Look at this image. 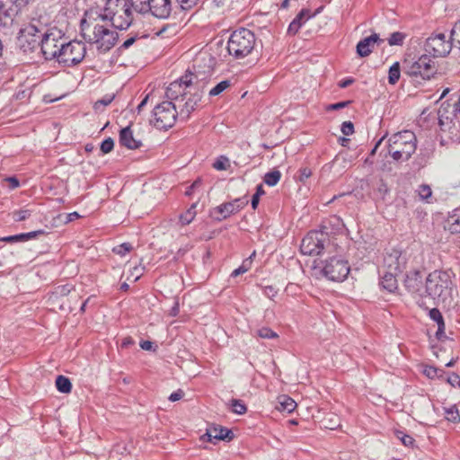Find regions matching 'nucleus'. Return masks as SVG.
Segmentation results:
<instances>
[{
  "mask_svg": "<svg viewBox=\"0 0 460 460\" xmlns=\"http://www.w3.org/2000/svg\"><path fill=\"white\" fill-rule=\"evenodd\" d=\"M201 181L196 180L186 190L185 194L190 196L193 193L194 190H196L199 186H200Z\"/></svg>",
  "mask_w": 460,
  "mask_h": 460,
  "instance_id": "obj_59",
  "label": "nucleus"
},
{
  "mask_svg": "<svg viewBox=\"0 0 460 460\" xmlns=\"http://www.w3.org/2000/svg\"><path fill=\"white\" fill-rule=\"evenodd\" d=\"M446 419L453 423L460 422V414L456 405L445 408Z\"/></svg>",
  "mask_w": 460,
  "mask_h": 460,
  "instance_id": "obj_37",
  "label": "nucleus"
},
{
  "mask_svg": "<svg viewBox=\"0 0 460 460\" xmlns=\"http://www.w3.org/2000/svg\"><path fill=\"white\" fill-rule=\"evenodd\" d=\"M178 115L176 105L171 101H165L155 107L152 122L159 129H168L174 125Z\"/></svg>",
  "mask_w": 460,
  "mask_h": 460,
  "instance_id": "obj_9",
  "label": "nucleus"
},
{
  "mask_svg": "<svg viewBox=\"0 0 460 460\" xmlns=\"http://www.w3.org/2000/svg\"><path fill=\"white\" fill-rule=\"evenodd\" d=\"M451 40L454 42V47L460 49V19L455 22L451 31Z\"/></svg>",
  "mask_w": 460,
  "mask_h": 460,
  "instance_id": "obj_40",
  "label": "nucleus"
},
{
  "mask_svg": "<svg viewBox=\"0 0 460 460\" xmlns=\"http://www.w3.org/2000/svg\"><path fill=\"white\" fill-rule=\"evenodd\" d=\"M231 408L232 411L242 415L247 411V407L242 400L239 399H232L231 400Z\"/></svg>",
  "mask_w": 460,
  "mask_h": 460,
  "instance_id": "obj_42",
  "label": "nucleus"
},
{
  "mask_svg": "<svg viewBox=\"0 0 460 460\" xmlns=\"http://www.w3.org/2000/svg\"><path fill=\"white\" fill-rule=\"evenodd\" d=\"M231 85V82L229 80H223L218 83L215 87H213L208 94L209 96H217L225 90H226Z\"/></svg>",
  "mask_w": 460,
  "mask_h": 460,
  "instance_id": "obj_43",
  "label": "nucleus"
},
{
  "mask_svg": "<svg viewBox=\"0 0 460 460\" xmlns=\"http://www.w3.org/2000/svg\"><path fill=\"white\" fill-rule=\"evenodd\" d=\"M140 347L145 350H151L153 349V342L150 341H143L140 342Z\"/></svg>",
  "mask_w": 460,
  "mask_h": 460,
  "instance_id": "obj_62",
  "label": "nucleus"
},
{
  "mask_svg": "<svg viewBox=\"0 0 460 460\" xmlns=\"http://www.w3.org/2000/svg\"><path fill=\"white\" fill-rule=\"evenodd\" d=\"M57 389L63 394H68L71 392L72 384L66 376H58L56 379Z\"/></svg>",
  "mask_w": 460,
  "mask_h": 460,
  "instance_id": "obj_31",
  "label": "nucleus"
},
{
  "mask_svg": "<svg viewBox=\"0 0 460 460\" xmlns=\"http://www.w3.org/2000/svg\"><path fill=\"white\" fill-rule=\"evenodd\" d=\"M322 272L332 281H343L349 273V262L341 257H331L323 262Z\"/></svg>",
  "mask_w": 460,
  "mask_h": 460,
  "instance_id": "obj_12",
  "label": "nucleus"
},
{
  "mask_svg": "<svg viewBox=\"0 0 460 460\" xmlns=\"http://www.w3.org/2000/svg\"><path fill=\"white\" fill-rule=\"evenodd\" d=\"M115 94H106L102 98L96 101L93 104V108L95 111H102V108H104L111 103V102L114 100Z\"/></svg>",
  "mask_w": 460,
  "mask_h": 460,
  "instance_id": "obj_39",
  "label": "nucleus"
},
{
  "mask_svg": "<svg viewBox=\"0 0 460 460\" xmlns=\"http://www.w3.org/2000/svg\"><path fill=\"white\" fill-rule=\"evenodd\" d=\"M296 407V402L287 395L279 397V405L276 407L280 411L292 412Z\"/></svg>",
  "mask_w": 460,
  "mask_h": 460,
  "instance_id": "obj_30",
  "label": "nucleus"
},
{
  "mask_svg": "<svg viewBox=\"0 0 460 460\" xmlns=\"http://www.w3.org/2000/svg\"><path fill=\"white\" fill-rule=\"evenodd\" d=\"M280 178L281 172L279 170H272L264 175L263 181L267 185L273 187L278 184Z\"/></svg>",
  "mask_w": 460,
  "mask_h": 460,
  "instance_id": "obj_34",
  "label": "nucleus"
},
{
  "mask_svg": "<svg viewBox=\"0 0 460 460\" xmlns=\"http://www.w3.org/2000/svg\"><path fill=\"white\" fill-rule=\"evenodd\" d=\"M132 7L128 0H107L98 15L117 30H127L133 22Z\"/></svg>",
  "mask_w": 460,
  "mask_h": 460,
  "instance_id": "obj_2",
  "label": "nucleus"
},
{
  "mask_svg": "<svg viewBox=\"0 0 460 460\" xmlns=\"http://www.w3.org/2000/svg\"><path fill=\"white\" fill-rule=\"evenodd\" d=\"M349 103V101L336 102V103L329 105L328 110L335 111V110L343 109V108L347 107Z\"/></svg>",
  "mask_w": 460,
  "mask_h": 460,
  "instance_id": "obj_56",
  "label": "nucleus"
},
{
  "mask_svg": "<svg viewBox=\"0 0 460 460\" xmlns=\"http://www.w3.org/2000/svg\"><path fill=\"white\" fill-rule=\"evenodd\" d=\"M49 23V17L46 14L33 17L29 25L21 31V40L25 39L26 36L40 38L49 29L48 28Z\"/></svg>",
  "mask_w": 460,
  "mask_h": 460,
  "instance_id": "obj_17",
  "label": "nucleus"
},
{
  "mask_svg": "<svg viewBox=\"0 0 460 460\" xmlns=\"http://www.w3.org/2000/svg\"><path fill=\"white\" fill-rule=\"evenodd\" d=\"M137 38L136 37H131L128 40H126L123 44L121 45L120 48L126 49H128L131 45H133V43L136 41Z\"/></svg>",
  "mask_w": 460,
  "mask_h": 460,
  "instance_id": "obj_63",
  "label": "nucleus"
},
{
  "mask_svg": "<svg viewBox=\"0 0 460 460\" xmlns=\"http://www.w3.org/2000/svg\"><path fill=\"white\" fill-rule=\"evenodd\" d=\"M330 245L328 234L323 231H311L302 240L300 251L305 255L314 256Z\"/></svg>",
  "mask_w": 460,
  "mask_h": 460,
  "instance_id": "obj_10",
  "label": "nucleus"
},
{
  "mask_svg": "<svg viewBox=\"0 0 460 460\" xmlns=\"http://www.w3.org/2000/svg\"><path fill=\"white\" fill-rule=\"evenodd\" d=\"M450 101L442 102L438 111V124L443 130L451 124L455 125V120L460 122L458 107L455 102H450Z\"/></svg>",
  "mask_w": 460,
  "mask_h": 460,
  "instance_id": "obj_15",
  "label": "nucleus"
},
{
  "mask_svg": "<svg viewBox=\"0 0 460 460\" xmlns=\"http://www.w3.org/2000/svg\"><path fill=\"white\" fill-rule=\"evenodd\" d=\"M248 200H244L242 199H235L231 202H226L217 206L214 208L212 212V216L217 221H222L231 215L241 210L244 206H246Z\"/></svg>",
  "mask_w": 460,
  "mask_h": 460,
  "instance_id": "obj_18",
  "label": "nucleus"
},
{
  "mask_svg": "<svg viewBox=\"0 0 460 460\" xmlns=\"http://www.w3.org/2000/svg\"><path fill=\"white\" fill-rule=\"evenodd\" d=\"M404 286L409 292L419 295L420 297L425 296L423 273L421 271L413 270L407 273L404 279Z\"/></svg>",
  "mask_w": 460,
  "mask_h": 460,
  "instance_id": "obj_20",
  "label": "nucleus"
},
{
  "mask_svg": "<svg viewBox=\"0 0 460 460\" xmlns=\"http://www.w3.org/2000/svg\"><path fill=\"white\" fill-rule=\"evenodd\" d=\"M406 34L401 31L393 32L388 38V43L390 46H402Z\"/></svg>",
  "mask_w": 460,
  "mask_h": 460,
  "instance_id": "obj_38",
  "label": "nucleus"
},
{
  "mask_svg": "<svg viewBox=\"0 0 460 460\" xmlns=\"http://www.w3.org/2000/svg\"><path fill=\"white\" fill-rule=\"evenodd\" d=\"M204 85L205 84H200L199 80L197 78L194 81L193 87H190V91L187 92V95L190 94V96L183 105L180 107L179 111V116L182 120H187L191 112L200 106Z\"/></svg>",
  "mask_w": 460,
  "mask_h": 460,
  "instance_id": "obj_13",
  "label": "nucleus"
},
{
  "mask_svg": "<svg viewBox=\"0 0 460 460\" xmlns=\"http://www.w3.org/2000/svg\"><path fill=\"white\" fill-rule=\"evenodd\" d=\"M453 282L448 272L434 270L426 277L424 293L438 304L451 297Z\"/></svg>",
  "mask_w": 460,
  "mask_h": 460,
  "instance_id": "obj_4",
  "label": "nucleus"
},
{
  "mask_svg": "<svg viewBox=\"0 0 460 460\" xmlns=\"http://www.w3.org/2000/svg\"><path fill=\"white\" fill-rule=\"evenodd\" d=\"M396 438L402 441V443L406 447H411L414 443V439L410 435L403 433L401 430H397L395 432Z\"/></svg>",
  "mask_w": 460,
  "mask_h": 460,
  "instance_id": "obj_47",
  "label": "nucleus"
},
{
  "mask_svg": "<svg viewBox=\"0 0 460 460\" xmlns=\"http://www.w3.org/2000/svg\"><path fill=\"white\" fill-rule=\"evenodd\" d=\"M407 257L398 250H392L391 252L387 253L384 258V267L385 270L402 273L406 270Z\"/></svg>",
  "mask_w": 460,
  "mask_h": 460,
  "instance_id": "obj_19",
  "label": "nucleus"
},
{
  "mask_svg": "<svg viewBox=\"0 0 460 460\" xmlns=\"http://www.w3.org/2000/svg\"><path fill=\"white\" fill-rule=\"evenodd\" d=\"M420 199L427 203H430L429 199L432 196V190L429 185L421 184L417 190Z\"/></svg>",
  "mask_w": 460,
  "mask_h": 460,
  "instance_id": "obj_36",
  "label": "nucleus"
},
{
  "mask_svg": "<svg viewBox=\"0 0 460 460\" xmlns=\"http://www.w3.org/2000/svg\"><path fill=\"white\" fill-rule=\"evenodd\" d=\"M438 369L434 367H426L423 370V374L429 378H434L437 376Z\"/></svg>",
  "mask_w": 460,
  "mask_h": 460,
  "instance_id": "obj_54",
  "label": "nucleus"
},
{
  "mask_svg": "<svg viewBox=\"0 0 460 460\" xmlns=\"http://www.w3.org/2000/svg\"><path fill=\"white\" fill-rule=\"evenodd\" d=\"M146 13H150L158 19H168L174 11L178 8L176 2L172 0H150Z\"/></svg>",
  "mask_w": 460,
  "mask_h": 460,
  "instance_id": "obj_16",
  "label": "nucleus"
},
{
  "mask_svg": "<svg viewBox=\"0 0 460 460\" xmlns=\"http://www.w3.org/2000/svg\"><path fill=\"white\" fill-rule=\"evenodd\" d=\"M353 82H354L353 78L348 77V78H345V79L340 81L338 85L341 88H346V87L349 86L350 84H352Z\"/></svg>",
  "mask_w": 460,
  "mask_h": 460,
  "instance_id": "obj_60",
  "label": "nucleus"
},
{
  "mask_svg": "<svg viewBox=\"0 0 460 460\" xmlns=\"http://www.w3.org/2000/svg\"><path fill=\"white\" fill-rule=\"evenodd\" d=\"M341 132L345 136H350L354 133V125L351 121H344L341 124Z\"/></svg>",
  "mask_w": 460,
  "mask_h": 460,
  "instance_id": "obj_52",
  "label": "nucleus"
},
{
  "mask_svg": "<svg viewBox=\"0 0 460 460\" xmlns=\"http://www.w3.org/2000/svg\"><path fill=\"white\" fill-rule=\"evenodd\" d=\"M183 395L184 392L181 389H178L177 391L171 394V395L169 396V400L171 402H177L181 400L183 397Z\"/></svg>",
  "mask_w": 460,
  "mask_h": 460,
  "instance_id": "obj_55",
  "label": "nucleus"
},
{
  "mask_svg": "<svg viewBox=\"0 0 460 460\" xmlns=\"http://www.w3.org/2000/svg\"><path fill=\"white\" fill-rule=\"evenodd\" d=\"M401 68L399 62L394 63L388 71V82L390 84H395L400 79Z\"/></svg>",
  "mask_w": 460,
  "mask_h": 460,
  "instance_id": "obj_33",
  "label": "nucleus"
},
{
  "mask_svg": "<svg viewBox=\"0 0 460 460\" xmlns=\"http://www.w3.org/2000/svg\"><path fill=\"white\" fill-rule=\"evenodd\" d=\"M199 0H175L181 10H190L198 4Z\"/></svg>",
  "mask_w": 460,
  "mask_h": 460,
  "instance_id": "obj_50",
  "label": "nucleus"
},
{
  "mask_svg": "<svg viewBox=\"0 0 460 460\" xmlns=\"http://www.w3.org/2000/svg\"><path fill=\"white\" fill-rule=\"evenodd\" d=\"M453 46L454 42L451 40V36L449 39H447V36L440 32L432 34L426 40L424 50L429 57L443 58L450 53Z\"/></svg>",
  "mask_w": 460,
  "mask_h": 460,
  "instance_id": "obj_11",
  "label": "nucleus"
},
{
  "mask_svg": "<svg viewBox=\"0 0 460 460\" xmlns=\"http://www.w3.org/2000/svg\"><path fill=\"white\" fill-rule=\"evenodd\" d=\"M251 265H252L251 258L245 259L243 261L242 265L240 267H238L237 269H235L232 272L231 276L232 277H237V276H239L241 274H243V273L247 272L250 270Z\"/></svg>",
  "mask_w": 460,
  "mask_h": 460,
  "instance_id": "obj_44",
  "label": "nucleus"
},
{
  "mask_svg": "<svg viewBox=\"0 0 460 460\" xmlns=\"http://www.w3.org/2000/svg\"><path fill=\"white\" fill-rule=\"evenodd\" d=\"M31 215L30 209H19L13 213V217L16 222H22L28 219Z\"/></svg>",
  "mask_w": 460,
  "mask_h": 460,
  "instance_id": "obj_46",
  "label": "nucleus"
},
{
  "mask_svg": "<svg viewBox=\"0 0 460 460\" xmlns=\"http://www.w3.org/2000/svg\"><path fill=\"white\" fill-rule=\"evenodd\" d=\"M66 40L65 33L61 30L51 27L46 31L43 36L33 40V46L31 49H35L38 45H40L45 59L57 60L61 51L60 45H63Z\"/></svg>",
  "mask_w": 460,
  "mask_h": 460,
  "instance_id": "obj_6",
  "label": "nucleus"
},
{
  "mask_svg": "<svg viewBox=\"0 0 460 460\" xmlns=\"http://www.w3.org/2000/svg\"><path fill=\"white\" fill-rule=\"evenodd\" d=\"M312 175V171L308 167L300 168L297 179L301 182H305Z\"/></svg>",
  "mask_w": 460,
  "mask_h": 460,
  "instance_id": "obj_51",
  "label": "nucleus"
},
{
  "mask_svg": "<svg viewBox=\"0 0 460 460\" xmlns=\"http://www.w3.org/2000/svg\"><path fill=\"white\" fill-rule=\"evenodd\" d=\"M21 12L19 8L13 4L7 5L6 4L0 3V26L9 27L13 24L14 18Z\"/></svg>",
  "mask_w": 460,
  "mask_h": 460,
  "instance_id": "obj_22",
  "label": "nucleus"
},
{
  "mask_svg": "<svg viewBox=\"0 0 460 460\" xmlns=\"http://www.w3.org/2000/svg\"><path fill=\"white\" fill-rule=\"evenodd\" d=\"M263 293L269 298L273 299V297L276 296L278 294V289L275 288L273 286H266L263 288Z\"/></svg>",
  "mask_w": 460,
  "mask_h": 460,
  "instance_id": "obj_53",
  "label": "nucleus"
},
{
  "mask_svg": "<svg viewBox=\"0 0 460 460\" xmlns=\"http://www.w3.org/2000/svg\"><path fill=\"white\" fill-rule=\"evenodd\" d=\"M60 54L57 61L66 66H71L79 64L86 54V48L84 43L78 40L67 41L66 40L63 45H60Z\"/></svg>",
  "mask_w": 460,
  "mask_h": 460,
  "instance_id": "obj_8",
  "label": "nucleus"
},
{
  "mask_svg": "<svg viewBox=\"0 0 460 460\" xmlns=\"http://www.w3.org/2000/svg\"><path fill=\"white\" fill-rule=\"evenodd\" d=\"M134 343V341L131 337H126L122 340L121 346L123 348H128V346L132 345Z\"/></svg>",
  "mask_w": 460,
  "mask_h": 460,
  "instance_id": "obj_64",
  "label": "nucleus"
},
{
  "mask_svg": "<svg viewBox=\"0 0 460 460\" xmlns=\"http://www.w3.org/2000/svg\"><path fill=\"white\" fill-rule=\"evenodd\" d=\"M397 275H398V273L385 270L384 272L383 276L381 277V281H380L381 287L389 292L395 291L398 288L397 279H396Z\"/></svg>",
  "mask_w": 460,
  "mask_h": 460,
  "instance_id": "obj_28",
  "label": "nucleus"
},
{
  "mask_svg": "<svg viewBox=\"0 0 460 460\" xmlns=\"http://www.w3.org/2000/svg\"><path fill=\"white\" fill-rule=\"evenodd\" d=\"M447 381L453 386H456V385L460 386V376L456 374H452L448 377Z\"/></svg>",
  "mask_w": 460,
  "mask_h": 460,
  "instance_id": "obj_57",
  "label": "nucleus"
},
{
  "mask_svg": "<svg viewBox=\"0 0 460 460\" xmlns=\"http://www.w3.org/2000/svg\"><path fill=\"white\" fill-rule=\"evenodd\" d=\"M417 149L415 134L411 130H403L393 134L387 141V151L395 162H407Z\"/></svg>",
  "mask_w": 460,
  "mask_h": 460,
  "instance_id": "obj_3",
  "label": "nucleus"
},
{
  "mask_svg": "<svg viewBox=\"0 0 460 460\" xmlns=\"http://www.w3.org/2000/svg\"><path fill=\"white\" fill-rule=\"evenodd\" d=\"M402 66L406 75L411 77H420L423 80H429L438 71L435 62L427 54L420 56L415 61L404 60Z\"/></svg>",
  "mask_w": 460,
  "mask_h": 460,
  "instance_id": "obj_7",
  "label": "nucleus"
},
{
  "mask_svg": "<svg viewBox=\"0 0 460 460\" xmlns=\"http://www.w3.org/2000/svg\"><path fill=\"white\" fill-rule=\"evenodd\" d=\"M114 147V141L111 137L104 139L101 144V151L102 154L110 153Z\"/></svg>",
  "mask_w": 460,
  "mask_h": 460,
  "instance_id": "obj_49",
  "label": "nucleus"
},
{
  "mask_svg": "<svg viewBox=\"0 0 460 460\" xmlns=\"http://www.w3.org/2000/svg\"><path fill=\"white\" fill-rule=\"evenodd\" d=\"M31 0H10L11 4L14 6L22 10V8L25 7Z\"/></svg>",
  "mask_w": 460,
  "mask_h": 460,
  "instance_id": "obj_58",
  "label": "nucleus"
},
{
  "mask_svg": "<svg viewBox=\"0 0 460 460\" xmlns=\"http://www.w3.org/2000/svg\"><path fill=\"white\" fill-rule=\"evenodd\" d=\"M130 6L137 13L146 14L150 0H128Z\"/></svg>",
  "mask_w": 460,
  "mask_h": 460,
  "instance_id": "obj_35",
  "label": "nucleus"
},
{
  "mask_svg": "<svg viewBox=\"0 0 460 460\" xmlns=\"http://www.w3.org/2000/svg\"><path fill=\"white\" fill-rule=\"evenodd\" d=\"M132 250V245L129 243H123L112 249L113 252L124 256Z\"/></svg>",
  "mask_w": 460,
  "mask_h": 460,
  "instance_id": "obj_48",
  "label": "nucleus"
},
{
  "mask_svg": "<svg viewBox=\"0 0 460 460\" xmlns=\"http://www.w3.org/2000/svg\"><path fill=\"white\" fill-rule=\"evenodd\" d=\"M384 40L379 38L377 33H373L369 37L361 40L357 44V53L359 57L365 58L371 54L375 43H380Z\"/></svg>",
  "mask_w": 460,
  "mask_h": 460,
  "instance_id": "obj_23",
  "label": "nucleus"
},
{
  "mask_svg": "<svg viewBox=\"0 0 460 460\" xmlns=\"http://www.w3.org/2000/svg\"><path fill=\"white\" fill-rule=\"evenodd\" d=\"M255 44L254 33L248 29L241 28L231 34L227 41V51L236 59L244 58L252 53Z\"/></svg>",
  "mask_w": 460,
  "mask_h": 460,
  "instance_id": "obj_5",
  "label": "nucleus"
},
{
  "mask_svg": "<svg viewBox=\"0 0 460 460\" xmlns=\"http://www.w3.org/2000/svg\"><path fill=\"white\" fill-rule=\"evenodd\" d=\"M119 143L121 146H126L128 149H137L142 146L140 140L134 138L132 130L129 127H126L120 130Z\"/></svg>",
  "mask_w": 460,
  "mask_h": 460,
  "instance_id": "obj_24",
  "label": "nucleus"
},
{
  "mask_svg": "<svg viewBox=\"0 0 460 460\" xmlns=\"http://www.w3.org/2000/svg\"><path fill=\"white\" fill-rule=\"evenodd\" d=\"M46 232L44 230H36L29 233H22L14 235L5 236L0 239L1 242L4 243H17V242H27L35 239L40 235H44Z\"/></svg>",
  "mask_w": 460,
  "mask_h": 460,
  "instance_id": "obj_25",
  "label": "nucleus"
},
{
  "mask_svg": "<svg viewBox=\"0 0 460 460\" xmlns=\"http://www.w3.org/2000/svg\"><path fill=\"white\" fill-rule=\"evenodd\" d=\"M6 181L9 182V186L11 189H15L20 185L18 179H16L15 177H9L6 179Z\"/></svg>",
  "mask_w": 460,
  "mask_h": 460,
  "instance_id": "obj_61",
  "label": "nucleus"
},
{
  "mask_svg": "<svg viewBox=\"0 0 460 460\" xmlns=\"http://www.w3.org/2000/svg\"><path fill=\"white\" fill-rule=\"evenodd\" d=\"M256 334L261 339H278L279 334L269 327H261L256 331Z\"/></svg>",
  "mask_w": 460,
  "mask_h": 460,
  "instance_id": "obj_41",
  "label": "nucleus"
},
{
  "mask_svg": "<svg viewBox=\"0 0 460 460\" xmlns=\"http://www.w3.org/2000/svg\"><path fill=\"white\" fill-rule=\"evenodd\" d=\"M204 437H208V441L209 442H213L214 439L231 441L234 438V433L232 430L221 426H211L207 429V432L202 438Z\"/></svg>",
  "mask_w": 460,
  "mask_h": 460,
  "instance_id": "obj_21",
  "label": "nucleus"
},
{
  "mask_svg": "<svg viewBox=\"0 0 460 460\" xmlns=\"http://www.w3.org/2000/svg\"><path fill=\"white\" fill-rule=\"evenodd\" d=\"M84 16L80 22L81 33L84 40L95 45L96 49L101 53L111 50L119 40L118 32L110 29L111 24L98 15V12H86Z\"/></svg>",
  "mask_w": 460,
  "mask_h": 460,
  "instance_id": "obj_1",
  "label": "nucleus"
},
{
  "mask_svg": "<svg viewBox=\"0 0 460 460\" xmlns=\"http://www.w3.org/2000/svg\"><path fill=\"white\" fill-rule=\"evenodd\" d=\"M229 166H230L229 159L223 155L220 156L219 158H217L215 161V163L213 164V167L218 171L226 170Z\"/></svg>",
  "mask_w": 460,
  "mask_h": 460,
  "instance_id": "obj_45",
  "label": "nucleus"
},
{
  "mask_svg": "<svg viewBox=\"0 0 460 460\" xmlns=\"http://www.w3.org/2000/svg\"><path fill=\"white\" fill-rule=\"evenodd\" d=\"M197 203H193L186 212L180 216V222L182 226L190 224L196 217Z\"/></svg>",
  "mask_w": 460,
  "mask_h": 460,
  "instance_id": "obj_32",
  "label": "nucleus"
},
{
  "mask_svg": "<svg viewBox=\"0 0 460 460\" xmlns=\"http://www.w3.org/2000/svg\"><path fill=\"white\" fill-rule=\"evenodd\" d=\"M429 315L438 324V331L436 332L437 339L441 340L442 338L446 337L445 322L440 311L438 308H432L429 310Z\"/></svg>",
  "mask_w": 460,
  "mask_h": 460,
  "instance_id": "obj_29",
  "label": "nucleus"
},
{
  "mask_svg": "<svg viewBox=\"0 0 460 460\" xmlns=\"http://www.w3.org/2000/svg\"><path fill=\"white\" fill-rule=\"evenodd\" d=\"M445 229L451 234H460V209H455L447 218Z\"/></svg>",
  "mask_w": 460,
  "mask_h": 460,
  "instance_id": "obj_27",
  "label": "nucleus"
},
{
  "mask_svg": "<svg viewBox=\"0 0 460 460\" xmlns=\"http://www.w3.org/2000/svg\"><path fill=\"white\" fill-rule=\"evenodd\" d=\"M310 17V11L308 9H302L295 17V19L290 22L288 28V33L290 35H295L299 31L303 23Z\"/></svg>",
  "mask_w": 460,
  "mask_h": 460,
  "instance_id": "obj_26",
  "label": "nucleus"
},
{
  "mask_svg": "<svg viewBox=\"0 0 460 460\" xmlns=\"http://www.w3.org/2000/svg\"><path fill=\"white\" fill-rule=\"evenodd\" d=\"M197 77L198 76L196 75L190 73L186 74L179 80L173 81L166 89V97L171 101H177L181 97V101H183L187 96L186 89L193 87L194 81Z\"/></svg>",
  "mask_w": 460,
  "mask_h": 460,
  "instance_id": "obj_14",
  "label": "nucleus"
}]
</instances>
